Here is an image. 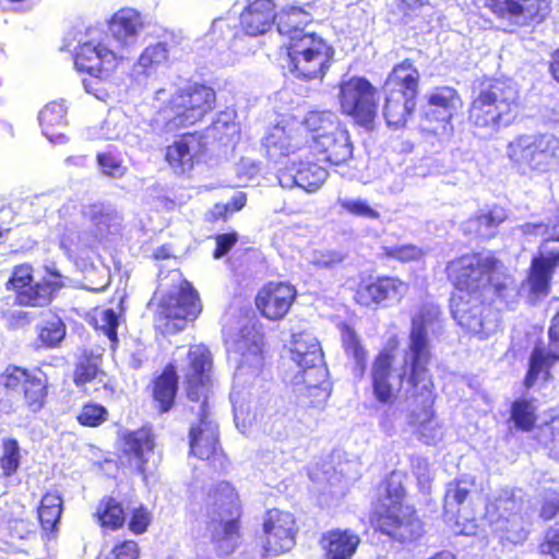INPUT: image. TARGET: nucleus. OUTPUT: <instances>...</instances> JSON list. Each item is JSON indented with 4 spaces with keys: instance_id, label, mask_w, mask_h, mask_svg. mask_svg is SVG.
<instances>
[{
    "instance_id": "nucleus-1",
    "label": "nucleus",
    "mask_w": 559,
    "mask_h": 559,
    "mask_svg": "<svg viewBox=\"0 0 559 559\" xmlns=\"http://www.w3.org/2000/svg\"><path fill=\"white\" fill-rule=\"evenodd\" d=\"M447 281L452 286L449 307L453 319L463 329L479 333L495 299L508 297L513 276L495 252L472 251L448 261Z\"/></svg>"
},
{
    "instance_id": "nucleus-2",
    "label": "nucleus",
    "mask_w": 559,
    "mask_h": 559,
    "mask_svg": "<svg viewBox=\"0 0 559 559\" xmlns=\"http://www.w3.org/2000/svg\"><path fill=\"white\" fill-rule=\"evenodd\" d=\"M442 310L437 304H423L411 319L408 346L397 376L400 386L406 384V392L414 403L408 414V425L416 433L426 436L433 427L436 384L429 370L432 358L427 326L441 322Z\"/></svg>"
},
{
    "instance_id": "nucleus-3",
    "label": "nucleus",
    "mask_w": 559,
    "mask_h": 559,
    "mask_svg": "<svg viewBox=\"0 0 559 559\" xmlns=\"http://www.w3.org/2000/svg\"><path fill=\"white\" fill-rule=\"evenodd\" d=\"M313 16L304 5L288 4L277 12L276 27L285 38L281 50L290 74L300 81H323L333 61L335 50L325 38L305 28Z\"/></svg>"
},
{
    "instance_id": "nucleus-4",
    "label": "nucleus",
    "mask_w": 559,
    "mask_h": 559,
    "mask_svg": "<svg viewBox=\"0 0 559 559\" xmlns=\"http://www.w3.org/2000/svg\"><path fill=\"white\" fill-rule=\"evenodd\" d=\"M213 356L204 344L191 345L187 353L183 389L191 402L200 403L199 419L189 429V454L215 471H225L228 459L219 444L218 428L207 419V394L212 386Z\"/></svg>"
},
{
    "instance_id": "nucleus-5",
    "label": "nucleus",
    "mask_w": 559,
    "mask_h": 559,
    "mask_svg": "<svg viewBox=\"0 0 559 559\" xmlns=\"http://www.w3.org/2000/svg\"><path fill=\"white\" fill-rule=\"evenodd\" d=\"M144 27L141 12L128 7L119 9L108 21V32L116 44V50L103 43H82L74 53L76 70L99 81L110 80L121 64L133 59L141 46L140 36Z\"/></svg>"
},
{
    "instance_id": "nucleus-6",
    "label": "nucleus",
    "mask_w": 559,
    "mask_h": 559,
    "mask_svg": "<svg viewBox=\"0 0 559 559\" xmlns=\"http://www.w3.org/2000/svg\"><path fill=\"white\" fill-rule=\"evenodd\" d=\"M383 493L371 504L369 523L373 532L390 543L411 545L426 533L425 522L414 503L406 501L407 491L395 472L380 483Z\"/></svg>"
},
{
    "instance_id": "nucleus-7",
    "label": "nucleus",
    "mask_w": 559,
    "mask_h": 559,
    "mask_svg": "<svg viewBox=\"0 0 559 559\" xmlns=\"http://www.w3.org/2000/svg\"><path fill=\"white\" fill-rule=\"evenodd\" d=\"M522 109L520 90L511 79L485 76L473 90L467 123L474 132L498 134L520 120Z\"/></svg>"
},
{
    "instance_id": "nucleus-8",
    "label": "nucleus",
    "mask_w": 559,
    "mask_h": 559,
    "mask_svg": "<svg viewBox=\"0 0 559 559\" xmlns=\"http://www.w3.org/2000/svg\"><path fill=\"white\" fill-rule=\"evenodd\" d=\"M49 396V379L39 368L9 364L0 372V417L34 418L47 407Z\"/></svg>"
},
{
    "instance_id": "nucleus-9",
    "label": "nucleus",
    "mask_w": 559,
    "mask_h": 559,
    "mask_svg": "<svg viewBox=\"0 0 559 559\" xmlns=\"http://www.w3.org/2000/svg\"><path fill=\"white\" fill-rule=\"evenodd\" d=\"M202 507L211 530V542L216 548L233 552L241 537L243 515L237 489L231 483L219 480L203 491Z\"/></svg>"
},
{
    "instance_id": "nucleus-10",
    "label": "nucleus",
    "mask_w": 559,
    "mask_h": 559,
    "mask_svg": "<svg viewBox=\"0 0 559 559\" xmlns=\"http://www.w3.org/2000/svg\"><path fill=\"white\" fill-rule=\"evenodd\" d=\"M420 72L411 58L392 67L382 84V116L393 130L406 127L417 107L420 87Z\"/></svg>"
},
{
    "instance_id": "nucleus-11",
    "label": "nucleus",
    "mask_w": 559,
    "mask_h": 559,
    "mask_svg": "<svg viewBox=\"0 0 559 559\" xmlns=\"http://www.w3.org/2000/svg\"><path fill=\"white\" fill-rule=\"evenodd\" d=\"M290 355L300 368L299 382L305 385L309 406L325 403L331 393V384L320 343L308 333H295L292 337Z\"/></svg>"
},
{
    "instance_id": "nucleus-12",
    "label": "nucleus",
    "mask_w": 559,
    "mask_h": 559,
    "mask_svg": "<svg viewBox=\"0 0 559 559\" xmlns=\"http://www.w3.org/2000/svg\"><path fill=\"white\" fill-rule=\"evenodd\" d=\"M507 156L523 174L559 173V138L551 133L520 134L508 143Z\"/></svg>"
},
{
    "instance_id": "nucleus-13",
    "label": "nucleus",
    "mask_w": 559,
    "mask_h": 559,
    "mask_svg": "<svg viewBox=\"0 0 559 559\" xmlns=\"http://www.w3.org/2000/svg\"><path fill=\"white\" fill-rule=\"evenodd\" d=\"M217 104L216 91L202 82H188L178 86L165 103V109L171 117L166 126L174 124L177 129L193 127L202 122Z\"/></svg>"
},
{
    "instance_id": "nucleus-14",
    "label": "nucleus",
    "mask_w": 559,
    "mask_h": 559,
    "mask_svg": "<svg viewBox=\"0 0 559 559\" xmlns=\"http://www.w3.org/2000/svg\"><path fill=\"white\" fill-rule=\"evenodd\" d=\"M202 309L197 289L183 280L176 292L166 294L159 300L153 319L154 329L163 335L177 334L189 322L197 320Z\"/></svg>"
},
{
    "instance_id": "nucleus-15",
    "label": "nucleus",
    "mask_w": 559,
    "mask_h": 559,
    "mask_svg": "<svg viewBox=\"0 0 559 559\" xmlns=\"http://www.w3.org/2000/svg\"><path fill=\"white\" fill-rule=\"evenodd\" d=\"M341 112L355 124L371 129L379 114L377 87L365 76L342 80L337 94Z\"/></svg>"
},
{
    "instance_id": "nucleus-16",
    "label": "nucleus",
    "mask_w": 559,
    "mask_h": 559,
    "mask_svg": "<svg viewBox=\"0 0 559 559\" xmlns=\"http://www.w3.org/2000/svg\"><path fill=\"white\" fill-rule=\"evenodd\" d=\"M409 290V284L396 275L380 274L360 276L353 289V300L366 309L386 308L401 304Z\"/></svg>"
},
{
    "instance_id": "nucleus-17",
    "label": "nucleus",
    "mask_w": 559,
    "mask_h": 559,
    "mask_svg": "<svg viewBox=\"0 0 559 559\" xmlns=\"http://www.w3.org/2000/svg\"><path fill=\"white\" fill-rule=\"evenodd\" d=\"M558 269L559 231L544 237L531 258L524 280L528 294L534 298L548 296Z\"/></svg>"
},
{
    "instance_id": "nucleus-18",
    "label": "nucleus",
    "mask_w": 559,
    "mask_h": 559,
    "mask_svg": "<svg viewBox=\"0 0 559 559\" xmlns=\"http://www.w3.org/2000/svg\"><path fill=\"white\" fill-rule=\"evenodd\" d=\"M209 153L207 136L194 130L180 133L164 148V160L179 176L189 175L205 162Z\"/></svg>"
},
{
    "instance_id": "nucleus-19",
    "label": "nucleus",
    "mask_w": 559,
    "mask_h": 559,
    "mask_svg": "<svg viewBox=\"0 0 559 559\" xmlns=\"http://www.w3.org/2000/svg\"><path fill=\"white\" fill-rule=\"evenodd\" d=\"M262 532L264 555L280 556L295 547L299 528L292 512L271 508L264 512Z\"/></svg>"
},
{
    "instance_id": "nucleus-20",
    "label": "nucleus",
    "mask_w": 559,
    "mask_h": 559,
    "mask_svg": "<svg viewBox=\"0 0 559 559\" xmlns=\"http://www.w3.org/2000/svg\"><path fill=\"white\" fill-rule=\"evenodd\" d=\"M399 347V338L390 337L371 361L369 377L372 395L379 404L384 406H391L396 402L401 389L395 388L392 382Z\"/></svg>"
},
{
    "instance_id": "nucleus-21",
    "label": "nucleus",
    "mask_w": 559,
    "mask_h": 559,
    "mask_svg": "<svg viewBox=\"0 0 559 559\" xmlns=\"http://www.w3.org/2000/svg\"><path fill=\"white\" fill-rule=\"evenodd\" d=\"M428 109L424 119L435 126L436 135L451 136L454 132L452 123L463 106V100L456 88L438 86L427 97Z\"/></svg>"
},
{
    "instance_id": "nucleus-22",
    "label": "nucleus",
    "mask_w": 559,
    "mask_h": 559,
    "mask_svg": "<svg viewBox=\"0 0 559 559\" xmlns=\"http://www.w3.org/2000/svg\"><path fill=\"white\" fill-rule=\"evenodd\" d=\"M485 7L498 20L519 26L539 24L550 11L547 0H486Z\"/></svg>"
},
{
    "instance_id": "nucleus-23",
    "label": "nucleus",
    "mask_w": 559,
    "mask_h": 559,
    "mask_svg": "<svg viewBox=\"0 0 559 559\" xmlns=\"http://www.w3.org/2000/svg\"><path fill=\"white\" fill-rule=\"evenodd\" d=\"M297 289L286 281H269L257 292L254 306L269 321H281L296 301Z\"/></svg>"
},
{
    "instance_id": "nucleus-24",
    "label": "nucleus",
    "mask_w": 559,
    "mask_h": 559,
    "mask_svg": "<svg viewBox=\"0 0 559 559\" xmlns=\"http://www.w3.org/2000/svg\"><path fill=\"white\" fill-rule=\"evenodd\" d=\"M72 382L84 393H88L87 385L97 383L109 393L115 392V382L103 368V355L92 349H84L75 359L72 371Z\"/></svg>"
},
{
    "instance_id": "nucleus-25",
    "label": "nucleus",
    "mask_w": 559,
    "mask_h": 559,
    "mask_svg": "<svg viewBox=\"0 0 559 559\" xmlns=\"http://www.w3.org/2000/svg\"><path fill=\"white\" fill-rule=\"evenodd\" d=\"M122 455L129 465L144 474L146 464L155 448V435L150 426L126 431L122 437Z\"/></svg>"
},
{
    "instance_id": "nucleus-26",
    "label": "nucleus",
    "mask_w": 559,
    "mask_h": 559,
    "mask_svg": "<svg viewBox=\"0 0 559 559\" xmlns=\"http://www.w3.org/2000/svg\"><path fill=\"white\" fill-rule=\"evenodd\" d=\"M64 286L62 276L57 271H50L47 277L39 282L27 283L14 294V304L20 307H44L52 301L58 292Z\"/></svg>"
},
{
    "instance_id": "nucleus-27",
    "label": "nucleus",
    "mask_w": 559,
    "mask_h": 559,
    "mask_svg": "<svg viewBox=\"0 0 559 559\" xmlns=\"http://www.w3.org/2000/svg\"><path fill=\"white\" fill-rule=\"evenodd\" d=\"M276 22L277 11L273 0H250L239 15L240 28L252 37L267 33Z\"/></svg>"
},
{
    "instance_id": "nucleus-28",
    "label": "nucleus",
    "mask_w": 559,
    "mask_h": 559,
    "mask_svg": "<svg viewBox=\"0 0 559 559\" xmlns=\"http://www.w3.org/2000/svg\"><path fill=\"white\" fill-rule=\"evenodd\" d=\"M304 145V138L298 129L281 124L273 126L262 142L267 158L275 163L297 153Z\"/></svg>"
},
{
    "instance_id": "nucleus-29",
    "label": "nucleus",
    "mask_w": 559,
    "mask_h": 559,
    "mask_svg": "<svg viewBox=\"0 0 559 559\" xmlns=\"http://www.w3.org/2000/svg\"><path fill=\"white\" fill-rule=\"evenodd\" d=\"M178 389L177 367L169 362L164 366L160 373L152 379L148 385L153 406L159 415L167 414L175 407Z\"/></svg>"
},
{
    "instance_id": "nucleus-30",
    "label": "nucleus",
    "mask_w": 559,
    "mask_h": 559,
    "mask_svg": "<svg viewBox=\"0 0 559 559\" xmlns=\"http://www.w3.org/2000/svg\"><path fill=\"white\" fill-rule=\"evenodd\" d=\"M318 544L323 559H353L361 538L352 528L335 527L323 532Z\"/></svg>"
},
{
    "instance_id": "nucleus-31",
    "label": "nucleus",
    "mask_w": 559,
    "mask_h": 559,
    "mask_svg": "<svg viewBox=\"0 0 559 559\" xmlns=\"http://www.w3.org/2000/svg\"><path fill=\"white\" fill-rule=\"evenodd\" d=\"M559 362V352L555 348L535 347L533 348L530 358L527 370L523 378L522 384L526 390L536 385L539 388L547 386L554 381L552 367Z\"/></svg>"
},
{
    "instance_id": "nucleus-32",
    "label": "nucleus",
    "mask_w": 559,
    "mask_h": 559,
    "mask_svg": "<svg viewBox=\"0 0 559 559\" xmlns=\"http://www.w3.org/2000/svg\"><path fill=\"white\" fill-rule=\"evenodd\" d=\"M313 151L323 156L326 163L338 166L353 157V144L348 131L341 126L329 135H321L319 142L313 145Z\"/></svg>"
},
{
    "instance_id": "nucleus-33",
    "label": "nucleus",
    "mask_w": 559,
    "mask_h": 559,
    "mask_svg": "<svg viewBox=\"0 0 559 559\" xmlns=\"http://www.w3.org/2000/svg\"><path fill=\"white\" fill-rule=\"evenodd\" d=\"M67 107L62 102L48 103L38 115L43 133L51 142H60L66 139L64 130L68 127Z\"/></svg>"
},
{
    "instance_id": "nucleus-34",
    "label": "nucleus",
    "mask_w": 559,
    "mask_h": 559,
    "mask_svg": "<svg viewBox=\"0 0 559 559\" xmlns=\"http://www.w3.org/2000/svg\"><path fill=\"white\" fill-rule=\"evenodd\" d=\"M94 520L105 531H119L127 522V514L121 501L112 496H104L97 503Z\"/></svg>"
},
{
    "instance_id": "nucleus-35",
    "label": "nucleus",
    "mask_w": 559,
    "mask_h": 559,
    "mask_svg": "<svg viewBox=\"0 0 559 559\" xmlns=\"http://www.w3.org/2000/svg\"><path fill=\"white\" fill-rule=\"evenodd\" d=\"M301 124L310 134L314 145L320 141L321 135H329L334 132L342 126V122L332 110H311L306 114Z\"/></svg>"
},
{
    "instance_id": "nucleus-36",
    "label": "nucleus",
    "mask_w": 559,
    "mask_h": 559,
    "mask_svg": "<svg viewBox=\"0 0 559 559\" xmlns=\"http://www.w3.org/2000/svg\"><path fill=\"white\" fill-rule=\"evenodd\" d=\"M341 344L346 357L354 361L358 374L362 377L367 369L369 353L358 333L349 324H343L341 328Z\"/></svg>"
},
{
    "instance_id": "nucleus-37",
    "label": "nucleus",
    "mask_w": 559,
    "mask_h": 559,
    "mask_svg": "<svg viewBox=\"0 0 559 559\" xmlns=\"http://www.w3.org/2000/svg\"><path fill=\"white\" fill-rule=\"evenodd\" d=\"M513 428L521 432H531L537 426V408L531 399L519 397L510 405V418Z\"/></svg>"
},
{
    "instance_id": "nucleus-38",
    "label": "nucleus",
    "mask_w": 559,
    "mask_h": 559,
    "mask_svg": "<svg viewBox=\"0 0 559 559\" xmlns=\"http://www.w3.org/2000/svg\"><path fill=\"white\" fill-rule=\"evenodd\" d=\"M37 347L44 349L57 348L61 345L67 334V325L57 314H51L36 326Z\"/></svg>"
},
{
    "instance_id": "nucleus-39",
    "label": "nucleus",
    "mask_w": 559,
    "mask_h": 559,
    "mask_svg": "<svg viewBox=\"0 0 559 559\" xmlns=\"http://www.w3.org/2000/svg\"><path fill=\"white\" fill-rule=\"evenodd\" d=\"M62 498L57 491L46 492L37 508V515L43 531L53 533L62 513Z\"/></svg>"
},
{
    "instance_id": "nucleus-40",
    "label": "nucleus",
    "mask_w": 559,
    "mask_h": 559,
    "mask_svg": "<svg viewBox=\"0 0 559 559\" xmlns=\"http://www.w3.org/2000/svg\"><path fill=\"white\" fill-rule=\"evenodd\" d=\"M328 178L326 169L312 162H301L294 175L295 183L306 191L320 188Z\"/></svg>"
},
{
    "instance_id": "nucleus-41",
    "label": "nucleus",
    "mask_w": 559,
    "mask_h": 559,
    "mask_svg": "<svg viewBox=\"0 0 559 559\" xmlns=\"http://www.w3.org/2000/svg\"><path fill=\"white\" fill-rule=\"evenodd\" d=\"M21 448L15 438H4L1 441L0 471L1 477L10 478L17 474L21 467Z\"/></svg>"
},
{
    "instance_id": "nucleus-42",
    "label": "nucleus",
    "mask_w": 559,
    "mask_h": 559,
    "mask_svg": "<svg viewBox=\"0 0 559 559\" xmlns=\"http://www.w3.org/2000/svg\"><path fill=\"white\" fill-rule=\"evenodd\" d=\"M119 321L120 316L112 308H108L102 310L98 317H93L90 323L96 331L106 335L110 342L111 348L115 349L119 343L117 332Z\"/></svg>"
},
{
    "instance_id": "nucleus-43",
    "label": "nucleus",
    "mask_w": 559,
    "mask_h": 559,
    "mask_svg": "<svg viewBox=\"0 0 559 559\" xmlns=\"http://www.w3.org/2000/svg\"><path fill=\"white\" fill-rule=\"evenodd\" d=\"M108 409L96 402H86L81 406L75 419L82 427L97 428L108 420Z\"/></svg>"
},
{
    "instance_id": "nucleus-44",
    "label": "nucleus",
    "mask_w": 559,
    "mask_h": 559,
    "mask_svg": "<svg viewBox=\"0 0 559 559\" xmlns=\"http://www.w3.org/2000/svg\"><path fill=\"white\" fill-rule=\"evenodd\" d=\"M96 163L100 173L110 178H121L127 173L123 159L117 150H107L96 154Z\"/></svg>"
},
{
    "instance_id": "nucleus-45",
    "label": "nucleus",
    "mask_w": 559,
    "mask_h": 559,
    "mask_svg": "<svg viewBox=\"0 0 559 559\" xmlns=\"http://www.w3.org/2000/svg\"><path fill=\"white\" fill-rule=\"evenodd\" d=\"M509 218L508 210L499 204H495L487 211L480 212L473 217L477 230H495Z\"/></svg>"
},
{
    "instance_id": "nucleus-46",
    "label": "nucleus",
    "mask_w": 559,
    "mask_h": 559,
    "mask_svg": "<svg viewBox=\"0 0 559 559\" xmlns=\"http://www.w3.org/2000/svg\"><path fill=\"white\" fill-rule=\"evenodd\" d=\"M538 559H559V527H547L536 546Z\"/></svg>"
},
{
    "instance_id": "nucleus-47",
    "label": "nucleus",
    "mask_w": 559,
    "mask_h": 559,
    "mask_svg": "<svg viewBox=\"0 0 559 559\" xmlns=\"http://www.w3.org/2000/svg\"><path fill=\"white\" fill-rule=\"evenodd\" d=\"M475 480L467 476H462L452 480L445 491L444 504L448 501L453 502L455 506L463 504L469 496L472 487H474Z\"/></svg>"
},
{
    "instance_id": "nucleus-48",
    "label": "nucleus",
    "mask_w": 559,
    "mask_h": 559,
    "mask_svg": "<svg viewBox=\"0 0 559 559\" xmlns=\"http://www.w3.org/2000/svg\"><path fill=\"white\" fill-rule=\"evenodd\" d=\"M167 60V47L166 44L156 43L148 45L144 48L138 58V64L147 71L153 69Z\"/></svg>"
},
{
    "instance_id": "nucleus-49",
    "label": "nucleus",
    "mask_w": 559,
    "mask_h": 559,
    "mask_svg": "<svg viewBox=\"0 0 559 559\" xmlns=\"http://www.w3.org/2000/svg\"><path fill=\"white\" fill-rule=\"evenodd\" d=\"M34 280V267L31 263H21L14 265L5 283V289L10 292H15L16 289L22 288L27 283L33 282Z\"/></svg>"
},
{
    "instance_id": "nucleus-50",
    "label": "nucleus",
    "mask_w": 559,
    "mask_h": 559,
    "mask_svg": "<svg viewBox=\"0 0 559 559\" xmlns=\"http://www.w3.org/2000/svg\"><path fill=\"white\" fill-rule=\"evenodd\" d=\"M337 204L343 211L354 216L366 217L370 219H378L380 217L379 212L372 209L366 201L362 200L340 199L337 200Z\"/></svg>"
},
{
    "instance_id": "nucleus-51",
    "label": "nucleus",
    "mask_w": 559,
    "mask_h": 559,
    "mask_svg": "<svg viewBox=\"0 0 559 559\" xmlns=\"http://www.w3.org/2000/svg\"><path fill=\"white\" fill-rule=\"evenodd\" d=\"M382 257L406 263L416 260L419 257V250L411 243L383 247Z\"/></svg>"
},
{
    "instance_id": "nucleus-52",
    "label": "nucleus",
    "mask_w": 559,
    "mask_h": 559,
    "mask_svg": "<svg viewBox=\"0 0 559 559\" xmlns=\"http://www.w3.org/2000/svg\"><path fill=\"white\" fill-rule=\"evenodd\" d=\"M152 521V514L146 507L140 506L131 511L128 528L134 535L144 534Z\"/></svg>"
},
{
    "instance_id": "nucleus-53",
    "label": "nucleus",
    "mask_w": 559,
    "mask_h": 559,
    "mask_svg": "<svg viewBox=\"0 0 559 559\" xmlns=\"http://www.w3.org/2000/svg\"><path fill=\"white\" fill-rule=\"evenodd\" d=\"M112 559H139L141 549L133 539H122L115 543L110 551Z\"/></svg>"
},
{
    "instance_id": "nucleus-54",
    "label": "nucleus",
    "mask_w": 559,
    "mask_h": 559,
    "mask_svg": "<svg viewBox=\"0 0 559 559\" xmlns=\"http://www.w3.org/2000/svg\"><path fill=\"white\" fill-rule=\"evenodd\" d=\"M90 222L99 230H108L114 214L107 211L102 204H91L87 211Z\"/></svg>"
},
{
    "instance_id": "nucleus-55",
    "label": "nucleus",
    "mask_w": 559,
    "mask_h": 559,
    "mask_svg": "<svg viewBox=\"0 0 559 559\" xmlns=\"http://www.w3.org/2000/svg\"><path fill=\"white\" fill-rule=\"evenodd\" d=\"M214 240L215 248L212 255L215 260H218L225 257L236 246L239 240V235L237 231L233 230L216 235Z\"/></svg>"
},
{
    "instance_id": "nucleus-56",
    "label": "nucleus",
    "mask_w": 559,
    "mask_h": 559,
    "mask_svg": "<svg viewBox=\"0 0 559 559\" xmlns=\"http://www.w3.org/2000/svg\"><path fill=\"white\" fill-rule=\"evenodd\" d=\"M8 325L11 329H19L27 325L32 321V316L27 311H16L7 317Z\"/></svg>"
},
{
    "instance_id": "nucleus-57",
    "label": "nucleus",
    "mask_w": 559,
    "mask_h": 559,
    "mask_svg": "<svg viewBox=\"0 0 559 559\" xmlns=\"http://www.w3.org/2000/svg\"><path fill=\"white\" fill-rule=\"evenodd\" d=\"M548 347L559 352V318L552 317L547 332Z\"/></svg>"
},
{
    "instance_id": "nucleus-58",
    "label": "nucleus",
    "mask_w": 559,
    "mask_h": 559,
    "mask_svg": "<svg viewBox=\"0 0 559 559\" xmlns=\"http://www.w3.org/2000/svg\"><path fill=\"white\" fill-rule=\"evenodd\" d=\"M559 513V502L555 500L545 501L539 510V518L544 521H551Z\"/></svg>"
},
{
    "instance_id": "nucleus-59",
    "label": "nucleus",
    "mask_w": 559,
    "mask_h": 559,
    "mask_svg": "<svg viewBox=\"0 0 559 559\" xmlns=\"http://www.w3.org/2000/svg\"><path fill=\"white\" fill-rule=\"evenodd\" d=\"M544 432L547 435L550 442L559 440V414L551 416L550 419L545 423Z\"/></svg>"
},
{
    "instance_id": "nucleus-60",
    "label": "nucleus",
    "mask_w": 559,
    "mask_h": 559,
    "mask_svg": "<svg viewBox=\"0 0 559 559\" xmlns=\"http://www.w3.org/2000/svg\"><path fill=\"white\" fill-rule=\"evenodd\" d=\"M523 236L544 235L548 230V226L544 223H525L520 226Z\"/></svg>"
},
{
    "instance_id": "nucleus-61",
    "label": "nucleus",
    "mask_w": 559,
    "mask_h": 559,
    "mask_svg": "<svg viewBox=\"0 0 559 559\" xmlns=\"http://www.w3.org/2000/svg\"><path fill=\"white\" fill-rule=\"evenodd\" d=\"M231 214L233 212L230 211L226 203H216L213 206V210L211 211L210 221L213 223L218 221H226Z\"/></svg>"
},
{
    "instance_id": "nucleus-62",
    "label": "nucleus",
    "mask_w": 559,
    "mask_h": 559,
    "mask_svg": "<svg viewBox=\"0 0 559 559\" xmlns=\"http://www.w3.org/2000/svg\"><path fill=\"white\" fill-rule=\"evenodd\" d=\"M247 203V195L245 192H238L234 194L229 202H227V206L230 209L233 213L238 212L245 207Z\"/></svg>"
},
{
    "instance_id": "nucleus-63",
    "label": "nucleus",
    "mask_w": 559,
    "mask_h": 559,
    "mask_svg": "<svg viewBox=\"0 0 559 559\" xmlns=\"http://www.w3.org/2000/svg\"><path fill=\"white\" fill-rule=\"evenodd\" d=\"M548 70L551 78L559 84V47L551 52Z\"/></svg>"
},
{
    "instance_id": "nucleus-64",
    "label": "nucleus",
    "mask_w": 559,
    "mask_h": 559,
    "mask_svg": "<svg viewBox=\"0 0 559 559\" xmlns=\"http://www.w3.org/2000/svg\"><path fill=\"white\" fill-rule=\"evenodd\" d=\"M478 525L475 519L468 520L466 524L462 525L459 533L462 535L471 536L475 535L477 532Z\"/></svg>"
}]
</instances>
